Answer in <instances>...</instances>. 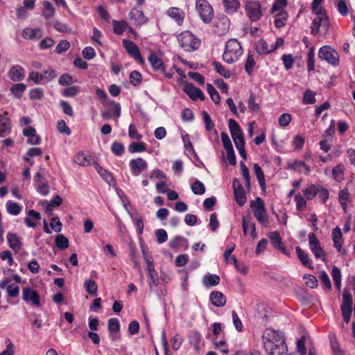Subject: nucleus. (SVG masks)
<instances>
[{
    "mask_svg": "<svg viewBox=\"0 0 355 355\" xmlns=\"http://www.w3.org/2000/svg\"><path fill=\"white\" fill-rule=\"evenodd\" d=\"M207 91L209 94L211 100L216 104H218L220 101V97L217 92V90L214 88V87L211 84H207Z\"/></svg>",
    "mask_w": 355,
    "mask_h": 355,
    "instance_id": "obj_44",
    "label": "nucleus"
},
{
    "mask_svg": "<svg viewBox=\"0 0 355 355\" xmlns=\"http://www.w3.org/2000/svg\"><path fill=\"white\" fill-rule=\"evenodd\" d=\"M8 112L5 111L0 115V137H4L11 132V121L8 118Z\"/></svg>",
    "mask_w": 355,
    "mask_h": 355,
    "instance_id": "obj_14",
    "label": "nucleus"
},
{
    "mask_svg": "<svg viewBox=\"0 0 355 355\" xmlns=\"http://www.w3.org/2000/svg\"><path fill=\"white\" fill-rule=\"evenodd\" d=\"M143 254H144V258L145 259L146 264L147 273L149 274L150 272H155L156 270H155V266H154V263H153V259L152 256L149 255L148 253H146L144 250H143Z\"/></svg>",
    "mask_w": 355,
    "mask_h": 355,
    "instance_id": "obj_48",
    "label": "nucleus"
},
{
    "mask_svg": "<svg viewBox=\"0 0 355 355\" xmlns=\"http://www.w3.org/2000/svg\"><path fill=\"white\" fill-rule=\"evenodd\" d=\"M242 53L243 49L238 40L231 39L226 43L223 59L225 62L232 64L239 58Z\"/></svg>",
    "mask_w": 355,
    "mask_h": 355,
    "instance_id": "obj_2",
    "label": "nucleus"
},
{
    "mask_svg": "<svg viewBox=\"0 0 355 355\" xmlns=\"http://www.w3.org/2000/svg\"><path fill=\"white\" fill-rule=\"evenodd\" d=\"M148 60L154 70L165 73V66L164 62L162 58H159L156 53H150Z\"/></svg>",
    "mask_w": 355,
    "mask_h": 355,
    "instance_id": "obj_16",
    "label": "nucleus"
},
{
    "mask_svg": "<svg viewBox=\"0 0 355 355\" xmlns=\"http://www.w3.org/2000/svg\"><path fill=\"white\" fill-rule=\"evenodd\" d=\"M62 203V198L59 195H55L53 199L46 202V214H52L53 208L60 206Z\"/></svg>",
    "mask_w": 355,
    "mask_h": 355,
    "instance_id": "obj_28",
    "label": "nucleus"
},
{
    "mask_svg": "<svg viewBox=\"0 0 355 355\" xmlns=\"http://www.w3.org/2000/svg\"><path fill=\"white\" fill-rule=\"evenodd\" d=\"M41 219V215L39 212L35 210H30L28 213V216L25 218V223L27 226L30 227H36V223L33 220H40Z\"/></svg>",
    "mask_w": 355,
    "mask_h": 355,
    "instance_id": "obj_33",
    "label": "nucleus"
},
{
    "mask_svg": "<svg viewBox=\"0 0 355 355\" xmlns=\"http://www.w3.org/2000/svg\"><path fill=\"white\" fill-rule=\"evenodd\" d=\"M111 149L115 155L120 156L124 151V146L121 143L115 141L112 144Z\"/></svg>",
    "mask_w": 355,
    "mask_h": 355,
    "instance_id": "obj_64",
    "label": "nucleus"
},
{
    "mask_svg": "<svg viewBox=\"0 0 355 355\" xmlns=\"http://www.w3.org/2000/svg\"><path fill=\"white\" fill-rule=\"evenodd\" d=\"M318 57L334 66L338 65L339 63L338 52L329 46H324L319 49Z\"/></svg>",
    "mask_w": 355,
    "mask_h": 355,
    "instance_id": "obj_6",
    "label": "nucleus"
},
{
    "mask_svg": "<svg viewBox=\"0 0 355 355\" xmlns=\"http://www.w3.org/2000/svg\"><path fill=\"white\" fill-rule=\"evenodd\" d=\"M211 304L217 307H222L226 303L225 296L220 291H212L209 295Z\"/></svg>",
    "mask_w": 355,
    "mask_h": 355,
    "instance_id": "obj_17",
    "label": "nucleus"
},
{
    "mask_svg": "<svg viewBox=\"0 0 355 355\" xmlns=\"http://www.w3.org/2000/svg\"><path fill=\"white\" fill-rule=\"evenodd\" d=\"M255 65L254 57L251 54H248L245 64V70L248 75L252 74V69Z\"/></svg>",
    "mask_w": 355,
    "mask_h": 355,
    "instance_id": "obj_55",
    "label": "nucleus"
},
{
    "mask_svg": "<svg viewBox=\"0 0 355 355\" xmlns=\"http://www.w3.org/2000/svg\"><path fill=\"white\" fill-rule=\"evenodd\" d=\"M7 209L10 214L17 215L20 213L21 209L17 203L9 202Z\"/></svg>",
    "mask_w": 355,
    "mask_h": 355,
    "instance_id": "obj_62",
    "label": "nucleus"
},
{
    "mask_svg": "<svg viewBox=\"0 0 355 355\" xmlns=\"http://www.w3.org/2000/svg\"><path fill=\"white\" fill-rule=\"evenodd\" d=\"M108 330L110 334H117L120 330V323L117 318H110L107 322Z\"/></svg>",
    "mask_w": 355,
    "mask_h": 355,
    "instance_id": "obj_45",
    "label": "nucleus"
},
{
    "mask_svg": "<svg viewBox=\"0 0 355 355\" xmlns=\"http://www.w3.org/2000/svg\"><path fill=\"white\" fill-rule=\"evenodd\" d=\"M155 236L157 237V241L159 243H162L168 239L167 232L164 229H159L156 230Z\"/></svg>",
    "mask_w": 355,
    "mask_h": 355,
    "instance_id": "obj_63",
    "label": "nucleus"
},
{
    "mask_svg": "<svg viewBox=\"0 0 355 355\" xmlns=\"http://www.w3.org/2000/svg\"><path fill=\"white\" fill-rule=\"evenodd\" d=\"M262 342L268 355H291L288 354L285 338L280 331L266 329L262 335Z\"/></svg>",
    "mask_w": 355,
    "mask_h": 355,
    "instance_id": "obj_1",
    "label": "nucleus"
},
{
    "mask_svg": "<svg viewBox=\"0 0 355 355\" xmlns=\"http://www.w3.org/2000/svg\"><path fill=\"white\" fill-rule=\"evenodd\" d=\"M269 238L270 239V241H271L272 245L275 248L279 249V248H280V247L282 246V245H283L282 239V238L279 235V233L278 232H271L269 234Z\"/></svg>",
    "mask_w": 355,
    "mask_h": 355,
    "instance_id": "obj_43",
    "label": "nucleus"
},
{
    "mask_svg": "<svg viewBox=\"0 0 355 355\" xmlns=\"http://www.w3.org/2000/svg\"><path fill=\"white\" fill-rule=\"evenodd\" d=\"M296 253L297 254V257L299 258V259L300 260L301 263L309 268H313V267L311 266V262L309 258V256L306 253H305L303 250L300 248V247H297L296 248Z\"/></svg>",
    "mask_w": 355,
    "mask_h": 355,
    "instance_id": "obj_37",
    "label": "nucleus"
},
{
    "mask_svg": "<svg viewBox=\"0 0 355 355\" xmlns=\"http://www.w3.org/2000/svg\"><path fill=\"white\" fill-rule=\"evenodd\" d=\"M73 162L82 166H87L93 164L95 162L91 158L89 155H87L83 153H80L76 155L73 159Z\"/></svg>",
    "mask_w": 355,
    "mask_h": 355,
    "instance_id": "obj_22",
    "label": "nucleus"
},
{
    "mask_svg": "<svg viewBox=\"0 0 355 355\" xmlns=\"http://www.w3.org/2000/svg\"><path fill=\"white\" fill-rule=\"evenodd\" d=\"M123 44L128 53L140 64L144 63V59L138 46L130 40H123Z\"/></svg>",
    "mask_w": 355,
    "mask_h": 355,
    "instance_id": "obj_10",
    "label": "nucleus"
},
{
    "mask_svg": "<svg viewBox=\"0 0 355 355\" xmlns=\"http://www.w3.org/2000/svg\"><path fill=\"white\" fill-rule=\"evenodd\" d=\"M255 49L260 55L267 54L272 51V47H270L268 43L263 39L259 40L255 44Z\"/></svg>",
    "mask_w": 355,
    "mask_h": 355,
    "instance_id": "obj_32",
    "label": "nucleus"
},
{
    "mask_svg": "<svg viewBox=\"0 0 355 355\" xmlns=\"http://www.w3.org/2000/svg\"><path fill=\"white\" fill-rule=\"evenodd\" d=\"M315 93L311 90H306L303 96L302 101L304 104H313L315 103Z\"/></svg>",
    "mask_w": 355,
    "mask_h": 355,
    "instance_id": "obj_54",
    "label": "nucleus"
},
{
    "mask_svg": "<svg viewBox=\"0 0 355 355\" xmlns=\"http://www.w3.org/2000/svg\"><path fill=\"white\" fill-rule=\"evenodd\" d=\"M250 207L258 222L267 226L269 223V219L263 200L259 197L256 198L254 201L250 202Z\"/></svg>",
    "mask_w": 355,
    "mask_h": 355,
    "instance_id": "obj_3",
    "label": "nucleus"
},
{
    "mask_svg": "<svg viewBox=\"0 0 355 355\" xmlns=\"http://www.w3.org/2000/svg\"><path fill=\"white\" fill-rule=\"evenodd\" d=\"M167 15L173 19L178 25H181L184 18V12L178 8H171L167 10Z\"/></svg>",
    "mask_w": 355,
    "mask_h": 355,
    "instance_id": "obj_21",
    "label": "nucleus"
},
{
    "mask_svg": "<svg viewBox=\"0 0 355 355\" xmlns=\"http://www.w3.org/2000/svg\"><path fill=\"white\" fill-rule=\"evenodd\" d=\"M318 185L311 184L303 189V194L307 200L313 199L318 192Z\"/></svg>",
    "mask_w": 355,
    "mask_h": 355,
    "instance_id": "obj_30",
    "label": "nucleus"
},
{
    "mask_svg": "<svg viewBox=\"0 0 355 355\" xmlns=\"http://www.w3.org/2000/svg\"><path fill=\"white\" fill-rule=\"evenodd\" d=\"M352 295L348 290L345 289L343 291V303L341 304L340 309L341 310L352 311Z\"/></svg>",
    "mask_w": 355,
    "mask_h": 355,
    "instance_id": "obj_29",
    "label": "nucleus"
},
{
    "mask_svg": "<svg viewBox=\"0 0 355 355\" xmlns=\"http://www.w3.org/2000/svg\"><path fill=\"white\" fill-rule=\"evenodd\" d=\"M49 225L51 229L55 232H60L62 227V224L58 217H53L49 223Z\"/></svg>",
    "mask_w": 355,
    "mask_h": 355,
    "instance_id": "obj_56",
    "label": "nucleus"
},
{
    "mask_svg": "<svg viewBox=\"0 0 355 355\" xmlns=\"http://www.w3.org/2000/svg\"><path fill=\"white\" fill-rule=\"evenodd\" d=\"M26 88V85L23 83H17L11 87L10 92H12L15 98H20L22 96V93L25 91Z\"/></svg>",
    "mask_w": 355,
    "mask_h": 355,
    "instance_id": "obj_42",
    "label": "nucleus"
},
{
    "mask_svg": "<svg viewBox=\"0 0 355 355\" xmlns=\"http://www.w3.org/2000/svg\"><path fill=\"white\" fill-rule=\"evenodd\" d=\"M331 348L334 355H343V352L340 347V345L337 341L335 336L330 337Z\"/></svg>",
    "mask_w": 355,
    "mask_h": 355,
    "instance_id": "obj_49",
    "label": "nucleus"
},
{
    "mask_svg": "<svg viewBox=\"0 0 355 355\" xmlns=\"http://www.w3.org/2000/svg\"><path fill=\"white\" fill-rule=\"evenodd\" d=\"M230 26V19L226 16L223 15L217 18L216 20L214 31L219 35H224L229 31Z\"/></svg>",
    "mask_w": 355,
    "mask_h": 355,
    "instance_id": "obj_12",
    "label": "nucleus"
},
{
    "mask_svg": "<svg viewBox=\"0 0 355 355\" xmlns=\"http://www.w3.org/2000/svg\"><path fill=\"white\" fill-rule=\"evenodd\" d=\"M191 190L196 195H202L205 192V187L202 182L197 180L191 185Z\"/></svg>",
    "mask_w": 355,
    "mask_h": 355,
    "instance_id": "obj_52",
    "label": "nucleus"
},
{
    "mask_svg": "<svg viewBox=\"0 0 355 355\" xmlns=\"http://www.w3.org/2000/svg\"><path fill=\"white\" fill-rule=\"evenodd\" d=\"M332 239L334 241V247L337 248L338 251H340L343 244L342 241V233L341 230L338 227L334 228L332 231Z\"/></svg>",
    "mask_w": 355,
    "mask_h": 355,
    "instance_id": "obj_34",
    "label": "nucleus"
},
{
    "mask_svg": "<svg viewBox=\"0 0 355 355\" xmlns=\"http://www.w3.org/2000/svg\"><path fill=\"white\" fill-rule=\"evenodd\" d=\"M131 173L134 176L139 175L143 171L147 170V162L141 157L132 159L129 163Z\"/></svg>",
    "mask_w": 355,
    "mask_h": 355,
    "instance_id": "obj_9",
    "label": "nucleus"
},
{
    "mask_svg": "<svg viewBox=\"0 0 355 355\" xmlns=\"http://www.w3.org/2000/svg\"><path fill=\"white\" fill-rule=\"evenodd\" d=\"M112 25L114 32L119 35H121L128 27V24L125 21L113 20Z\"/></svg>",
    "mask_w": 355,
    "mask_h": 355,
    "instance_id": "obj_39",
    "label": "nucleus"
},
{
    "mask_svg": "<svg viewBox=\"0 0 355 355\" xmlns=\"http://www.w3.org/2000/svg\"><path fill=\"white\" fill-rule=\"evenodd\" d=\"M288 19V14L285 11H280L279 12L275 19V25L277 28H279L286 25V22Z\"/></svg>",
    "mask_w": 355,
    "mask_h": 355,
    "instance_id": "obj_40",
    "label": "nucleus"
},
{
    "mask_svg": "<svg viewBox=\"0 0 355 355\" xmlns=\"http://www.w3.org/2000/svg\"><path fill=\"white\" fill-rule=\"evenodd\" d=\"M220 283V277L212 274L205 275L202 279V284L206 287L217 286Z\"/></svg>",
    "mask_w": 355,
    "mask_h": 355,
    "instance_id": "obj_31",
    "label": "nucleus"
},
{
    "mask_svg": "<svg viewBox=\"0 0 355 355\" xmlns=\"http://www.w3.org/2000/svg\"><path fill=\"white\" fill-rule=\"evenodd\" d=\"M9 77L15 82L21 80L24 78V69L19 65L13 66L9 71Z\"/></svg>",
    "mask_w": 355,
    "mask_h": 355,
    "instance_id": "obj_20",
    "label": "nucleus"
},
{
    "mask_svg": "<svg viewBox=\"0 0 355 355\" xmlns=\"http://www.w3.org/2000/svg\"><path fill=\"white\" fill-rule=\"evenodd\" d=\"M186 241H187V240L184 237H182L181 236H178L175 238H174L173 239H172L168 243V245L171 248L176 249V248H179L181 245L184 243Z\"/></svg>",
    "mask_w": 355,
    "mask_h": 355,
    "instance_id": "obj_59",
    "label": "nucleus"
},
{
    "mask_svg": "<svg viewBox=\"0 0 355 355\" xmlns=\"http://www.w3.org/2000/svg\"><path fill=\"white\" fill-rule=\"evenodd\" d=\"M301 168H303L304 169V173L306 175H309L311 171L310 166L306 164L304 162L295 160L293 162L288 163V169H293L294 171H297L298 172L301 173Z\"/></svg>",
    "mask_w": 355,
    "mask_h": 355,
    "instance_id": "obj_25",
    "label": "nucleus"
},
{
    "mask_svg": "<svg viewBox=\"0 0 355 355\" xmlns=\"http://www.w3.org/2000/svg\"><path fill=\"white\" fill-rule=\"evenodd\" d=\"M247 226H250L251 236L255 238L257 236L256 225L255 223L252 221V218L250 215L243 216L242 219V227L245 235L247 234Z\"/></svg>",
    "mask_w": 355,
    "mask_h": 355,
    "instance_id": "obj_19",
    "label": "nucleus"
},
{
    "mask_svg": "<svg viewBox=\"0 0 355 355\" xmlns=\"http://www.w3.org/2000/svg\"><path fill=\"white\" fill-rule=\"evenodd\" d=\"M22 298L27 302H31L35 306L40 305V297L38 293L30 288H24L22 291Z\"/></svg>",
    "mask_w": 355,
    "mask_h": 355,
    "instance_id": "obj_13",
    "label": "nucleus"
},
{
    "mask_svg": "<svg viewBox=\"0 0 355 355\" xmlns=\"http://www.w3.org/2000/svg\"><path fill=\"white\" fill-rule=\"evenodd\" d=\"M234 198L236 203L242 207L246 202V196L243 189L234 191Z\"/></svg>",
    "mask_w": 355,
    "mask_h": 355,
    "instance_id": "obj_46",
    "label": "nucleus"
},
{
    "mask_svg": "<svg viewBox=\"0 0 355 355\" xmlns=\"http://www.w3.org/2000/svg\"><path fill=\"white\" fill-rule=\"evenodd\" d=\"M7 239L10 248H12L15 252L19 251L21 247V243L19 241V237L16 234L8 233L7 235Z\"/></svg>",
    "mask_w": 355,
    "mask_h": 355,
    "instance_id": "obj_24",
    "label": "nucleus"
},
{
    "mask_svg": "<svg viewBox=\"0 0 355 355\" xmlns=\"http://www.w3.org/2000/svg\"><path fill=\"white\" fill-rule=\"evenodd\" d=\"M56 246L60 250H64L69 246V241L63 234H58L55 237Z\"/></svg>",
    "mask_w": 355,
    "mask_h": 355,
    "instance_id": "obj_47",
    "label": "nucleus"
},
{
    "mask_svg": "<svg viewBox=\"0 0 355 355\" xmlns=\"http://www.w3.org/2000/svg\"><path fill=\"white\" fill-rule=\"evenodd\" d=\"M223 5L227 14H232L239 8L240 3L238 0H223Z\"/></svg>",
    "mask_w": 355,
    "mask_h": 355,
    "instance_id": "obj_27",
    "label": "nucleus"
},
{
    "mask_svg": "<svg viewBox=\"0 0 355 355\" xmlns=\"http://www.w3.org/2000/svg\"><path fill=\"white\" fill-rule=\"evenodd\" d=\"M245 8L247 15L252 21H257L261 19L262 12L258 1H247Z\"/></svg>",
    "mask_w": 355,
    "mask_h": 355,
    "instance_id": "obj_7",
    "label": "nucleus"
},
{
    "mask_svg": "<svg viewBox=\"0 0 355 355\" xmlns=\"http://www.w3.org/2000/svg\"><path fill=\"white\" fill-rule=\"evenodd\" d=\"M85 288L89 295H94L97 292L96 283L91 279H87L84 283Z\"/></svg>",
    "mask_w": 355,
    "mask_h": 355,
    "instance_id": "obj_50",
    "label": "nucleus"
},
{
    "mask_svg": "<svg viewBox=\"0 0 355 355\" xmlns=\"http://www.w3.org/2000/svg\"><path fill=\"white\" fill-rule=\"evenodd\" d=\"M349 198V193L347 189L341 190L339 192V200L342 207L345 209L347 207V201Z\"/></svg>",
    "mask_w": 355,
    "mask_h": 355,
    "instance_id": "obj_58",
    "label": "nucleus"
},
{
    "mask_svg": "<svg viewBox=\"0 0 355 355\" xmlns=\"http://www.w3.org/2000/svg\"><path fill=\"white\" fill-rule=\"evenodd\" d=\"M95 169L101 178L107 182H110L113 180L112 175L107 170L103 168L102 166L98 164V163H94Z\"/></svg>",
    "mask_w": 355,
    "mask_h": 355,
    "instance_id": "obj_41",
    "label": "nucleus"
},
{
    "mask_svg": "<svg viewBox=\"0 0 355 355\" xmlns=\"http://www.w3.org/2000/svg\"><path fill=\"white\" fill-rule=\"evenodd\" d=\"M146 150V146L142 142H132L128 146V151L131 153L143 152Z\"/></svg>",
    "mask_w": 355,
    "mask_h": 355,
    "instance_id": "obj_51",
    "label": "nucleus"
},
{
    "mask_svg": "<svg viewBox=\"0 0 355 355\" xmlns=\"http://www.w3.org/2000/svg\"><path fill=\"white\" fill-rule=\"evenodd\" d=\"M196 10L201 19L206 24H209L213 19L214 10L207 0H196Z\"/></svg>",
    "mask_w": 355,
    "mask_h": 355,
    "instance_id": "obj_5",
    "label": "nucleus"
},
{
    "mask_svg": "<svg viewBox=\"0 0 355 355\" xmlns=\"http://www.w3.org/2000/svg\"><path fill=\"white\" fill-rule=\"evenodd\" d=\"M344 170L345 166L343 164H337L332 170L333 178L338 182H342L344 180Z\"/></svg>",
    "mask_w": 355,
    "mask_h": 355,
    "instance_id": "obj_35",
    "label": "nucleus"
},
{
    "mask_svg": "<svg viewBox=\"0 0 355 355\" xmlns=\"http://www.w3.org/2000/svg\"><path fill=\"white\" fill-rule=\"evenodd\" d=\"M130 17L132 20H134L137 24L139 25L144 24L148 21L143 12L136 8L131 10L130 12Z\"/></svg>",
    "mask_w": 355,
    "mask_h": 355,
    "instance_id": "obj_23",
    "label": "nucleus"
},
{
    "mask_svg": "<svg viewBox=\"0 0 355 355\" xmlns=\"http://www.w3.org/2000/svg\"><path fill=\"white\" fill-rule=\"evenodd\" d=\"M184 92L193 100L200 98L205 99V96L202 91L193 86L192 84L186 82L184 85Z\"/></svg>",
    "mask_w": 355,
    "mask_h": 355,
    "instance_id": "obj_15",
    "label": "nucleus"
},
{
    "mask_svg": "<svg viewBox=\"0 0 355 355\" xmlns=\"http://www.w3.org/2000/svg\"><path fill=\"white\" fill-rule=\"evenodd\" d=\"M295 201L296 202L297 209L299 211H302L306 206L305 198L300 193L295 195Z\"/></svg>",
    "mask_w": 355,
    "mask_h": 355,
    "instance_id": "obj_61",
    "label": "nucleus"
},
{
    "mask_svg": "<svg viewBox=\"0 0 355 355\" xmlns=\"http://www.w3.org/2000/svg\"><path fill=\"white\" fill-rule=\"evenodd\" d=\"M254 173L262 190H266V180L263 172L258 164L253 165Z\"/></svg>",
    "mask_w": 355,
    "mask_h": 355,
    "instance_id": "obj_36",
    "label": "nucleus"
},
{
    "mask_svg": "<svg viewBox=\"0 0 355 355\" xmlns=\"http://www.w3.org/2000/svg\"><path fill=\"white\" fill-rule=\"evenodd\" d=\"M23 135L28 137V143L31 145L38 144L40 137L36 135V131L32 126H28L23 130Z\"/></svg>",
    "mask_w": 355,
    "mask_h": 355,
    "instance_id": "obj_18",
    "label": "nucleus"
},
{
    "mask_svg": "<svg viewBox=\"0 0 355 355\" xmlns=\"http://www.w3.org/2000/svg\"><path fill=\"white\" fill-rule=\"evenodd\" d=\"M178 40L181 47L189 52L197 50L200 44V41L189 31L180 34Z\"/></svg>",
    "mask_w": 355,
    "mask_h": 355,
    "instance_id": "obj_4",
    "label": "nucleus"
},
{
    "mask_svg": "<svg viewBox=\"0 0 355 355\" xmlns=\"http://www.w3.org/2000/svg\"><path fill=\"white\" fill-rule=\"evenodd\" d=\"M129 78L130 83L135 86L140 85L142 80L141 74L137 71H132Z\"/></svg>",
    "mask_w": 355,
    "mask_h": 355,
    "instance_id": "obj_53",
    "label": "nucleus"
},
{
    "mask_svg": "<svg viewBox=\"0 0 355 355\" xmlns=\"http://www.w3.org/2000/svg\"><path fill=\"white\" fill-rule=\"evenodd\" d=\"M336 3L339 13L343 16H346L348 14V7L346 0H338Z\"/></svg>",
    "mask_w": 355,
    "mask_h": 355,
    "instance_id": "obj_57",
    "label": "nucleus"
},
{
    "mask_svg": "<svg viewBox=\"0 0 355 355\" xmlns=\"http://www.w3.org/2000/svg\"><path fill=\"white\" fill-rule=\"evenodd\" d=\"M324 0H313L312 3V10L315 15L326 12L324 9L322 7L321 3Z\"/></svg>",
    "mask_w": 355,
    "mask_h": 355,
    "instance_id": "obj_60",
    "label": "nucleus"
},
{
    "mask_svg": "<svg viewBox=\"0 0 355 355\" xmlns=\"http://www.w3.org/2000/svg\"><path fill=\"white\" fill-rule=\"evenodd\" d=\"M42 31L39 28H26L23 31V37L25 39H40L42 37Z\"/></svg>",
    "mask_w": 355,
    "mask_h": 355,
    "instance_id": "obj_26",
    "label": "nucleus"
},
{
    "mask_svg": "<svg viewBox=\"0 0 355 355\" xmlns=\"http://www.w3.org/2000/svg\"><path fill=\"white\" fill-rule=\"evenodd\" d=\"M212 65L214 67V69L217 73H218L220 76H223L225 78H230L232 75L231 71L225 66L222 65L220 62L214 61L213 62Z\"/></svg>",
    "mask_w": 355,
    "mask_h": 355,
    "instance_id": "obj_38",
    "label": "nucleus"
},
{
    "mask_svg": "<svg viewBox=\"0 0 355 355\" xmlns=\"http://www.w3.org/2000/svg\"><path fill=\"white\" fill-rule=\"evenodd\" d=\"M316 15L317 17L313 19L311 26V32L313 35H317L319 33L320 26L327 27L329 25V21L326 12Z\"/></svg>",
    "mask_w": 355,
    "mask_h": 355,
    "instance_id": "obj_11",
    "label": "nucleus"
},
{
    "mask_svg": "<svg viewBox=\"0 0 355 355\" xmlns=\"http://www.w3.org/2000/svg\"><path fill=\"white\" fill-rule=\"evenodd\" d=\"M228 125L235 146L245 143L243 132L238 123L234 119H230L228 121Z\"/></svg>",
    "mask_w": 355,
    "mask_h": 355,
    "instance_id": "obj_8",
    "label": "nucleus"
}]
</instances>
